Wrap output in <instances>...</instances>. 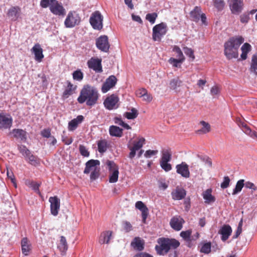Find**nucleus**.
Returning a JSON list of instances; mask_svg holds the SVG:
<instances>
[{"label":"nucleus","instance_id":"obj_1","mask_svg":"<svg viewBox=\"0 0 257 257\" xmlns=\"http://www.w3.org/2000/svg\"><path fill=\"white\" fill-rule=\"evenodd\" d=\"M99 94L97 90L94 86L89 84L84 85L78 97L77 100L80 104L86 103L87 106L92 107L98 101Z\"/></svg>","mask_w":257,"mask_h":257},{"label":"nucleus","instance_id":"obj_2","mask_svg":"<svg viewBox=\"0 0 257 257\" xmlns=\"http://www.w3.org/2000/svg\"><path fill=\"white\" fill-rule=\"evenodd\" d=\"M244 39L241 36L232 37L224 43V55L230 60L237 58L238 56V49L243 42Z\"/></svg>","mask_w":257,"mask_h":257},{"label":"nucleus","instance_id":"obj_3","mask_svg":"<svg viewBox=\"0 0 257 257\" xmlns=\"http://www.w3.org/2000/svg\"><path fill=\"white\" fill-rule=\"evenodd\" d=\"M158 245L155 246V250L158 254L164 255L170 249H175L180 245V242L174 238L161 237L158 239Z\"/></svg>","mask_w":257,"mask_h":257},{"label":"nucleus","instance_id":"obj_4","mask_svg":"<svg viewBox=\"0 0 257 257\" xmlns=\"http://www.w3.org/2000/svg\"><path fill=\"white\" fill-rule=\"evenodd\" d=\"M167 32V25L164 23H161L155 25L153 28V39L155 41H160L162 37L164 36Z\"/></svg>","mask_w":257,"mask_h":257},{"label":"nucleus","instance_id":"obj_5","mask_svg":"<svg viewBox=\"0 0 257 257\" xmlns=\"http://www.w3.org/2000/svg\"><path fill=\"white\" fill-rule=\"evenodd\" d=\"M103 16L101 13L96 11L91 14L89 22L94 29L100 30L103 28Z\"/></svg>","mask_w":257,"mask_h":257},{"label":"nucleus","instance_id":"obj_6","mask_svg":"<svg viewBox=\"0 0 257 257\" xmlns=\"http://www.w3.org/2000/svg\"><path fill=\"white\" fill-rule=\"evenodd\" d=\"M81 21V18L75 11H70L65 20L64 25L66 28H73L78 25Z\"/></svg>","mask_w":257,"mask_h":257},{"label":"nucleus","instance_id":"obj_7","mask_svg":"<svg viewBox=\"0 0 257 257\" xmlns=\"http://www.w3.org/2000/svg\"><path fill=\"white\" fill-rule=\"evenodd\" d=\"M106 164L108 167L109 171V181L110 183H115L118 180V167L112 161L107 160Z\"/></svg>","mask_w":257,"mask_h":257},{"label":"nucleus","instance_id":"obj_8","mask_svg":"<svg viewBox=\"0 0 257 257\" xmlns=\"http://www.w3.org/2000/svg\"><path fill=\"white\" fill-rule=\"evenodd\" d=\"M190 16L191 20L195 22H198L200 18L202 24L207 25L206 17L205 14H201V9L200 7H195L194 9L190 13Z\"/></svg>","mask_w":257,"mask_h":257},{"label":"nucleus","instance_id":"obj_9","mask_svg":"<svg viewBox=\"0 0 257 257\" xmlns=\"http://www.w3.org/2000/svg\"><path fill=\"white\" fill-rule=\"evenodd\" d=\"M96 47L100 50L104 52L109 51L110 45L108 42L107 36L103 35L100 36L96 40Z\"/></svg>","mask_w":257,"mask_h":257},{"label":"nucleus","instance_id":"obj_10","mask_svg":"<svg viewBox=\"0 0 257 257\" xmlns=\"http://www.w3.org/2000/svg\"><path fill=\"white\" fill-rule=\"evenodd\" d=\"M228 4L230 11L233 14L238 15L242 10V0H228Z\"/></svg>","mask_w":257,"mask_h":257},{"label":"nucleus","instance_id":"obj_11","mask_svg":"<svg viewBox=\"0 0 257 257\" xmlns=\"http://www.w3.org/2000/svg\"><path fill=\"white\" fill-rule=\"evenodd\" d=\"M118 100L119 98L117 96L112 94L105 99L103 104L106 109L112 110L118 107L116 105Z\"/></svg>","mask_w":257,"mask_h":257},{"label":"nucleus","instance_id":"obj_12","mask_svg":"<svg viewBox=\"0 0 257 257\" xmlns=\"http://www.w3.org/2000/svg\"><path fill=\"white\" fill-rule=\"evenodd\" d=\"M50 203V210L51 214L54 216H57L60 207V201L57 196L50 197L49 199Z\"/></svg>","mask_w":257,"mask_h":257},{"label":"nucleus","instance_id":"obj_13","mask_svg":"<svg viewBox=\"0 0 257 257\" xmlns=\"http://www.w3.org/2000/svg\"><path fill=\"white\" fill-rule=\"evenodd\" d=\"M117 81L116 77L114 75L109 76L103 84L101 87L102 93H106L110 89L115 86Z\"/></svg>","mask_w":257,"mask_h":257},{"label":"nucleus","instance_id":"obj_14","mask_svg":"<svg viewBox=\"0 0 257 257\" xmlns=\"http://www.w3.org/2000/svg\"><path fill=\"white\" fill-rule=\"evenodd\" d=\"M101 59L92 57L87 61V66L89 68L93 69L96 72H102Z\"/></svg>","mask_w":257,"mask_h":257},{"label":"nucleus","instance_id":"obj_15","mask_svg":"<svg viewBox=\"0 0 257 257\" xmlns=\"http://www.w3.org/2000/svg\"><path fill=\"white\" fill-rule=\"evenodd\" d=\"M176 169V172L181 175L182 177L185 178L190 177V174L189 166L185 162H182L181 164L177 165Z\"/></svg>","mask_w":257,"mask_h":257},{"label":"nucleus","instance_id":"obj_16","mask_svg":"<svg viewBox=\"0 0 257 257\" xmlns=\"http://www.w3.org/2000/svg\"><path fill=\"white\" fill-rule=\"evenodd\" d=\"M12 123L13 119L11 117L0 113V130L10 128Z\"/></svg>","mask_w":257,"mask_h":257},{"label":"nucleus","instance_id":"obj_17","mask_svg":"<svg viewBox=\"0 0 257 257\" xmlns=\"http://www.w3.org/2000/svg\"><path fill=\"white\" fill-rule=\"evenodd\" d=\"M50 5V11L55 15L64 16L65 14V10L63 7L57 1L51 4Z\"/></svg>","mask_w":257,"mask_h":257},{"label":"nucleus","instance_id":"obj_18","mask_svg":"<svg viewBox=\"0 0 257 257\" xmlns=\"http://www.w3.org/2000/svg\"><path fill=\"white\" fill-rule=\"evenodd\" d=\"M21 13V9L19 6H13L8 10L7 16L12 21H15L20 17Z\"/></svg>","mask_w":257,"mask_h":257},{"label":"nucleus","instance_id":"obj_19","mask_svg":"<svg viewBox=\"0 0 257 257\" xmlns=\"http://www.w3.org/2000/svg\"><path fill=\"white\" fill-rule=\"evenodd\" d=\"M135 207L142 212V221L146 222V219L149 214V209L147 206L141 201L136 202Z\"/></svg>","mask_w":257,"mask_h":257},{"label":"nucleus","instance_id":"obj_20","mask_svg":"<svg viewBox=\"0 0 257 257\" xmlns=\"http://www.w3.org/2000/svg\"><path fill=\"white\" fill-rule=\"evenodd\" d=\"M66 83L67 86L62 94V97L65 99L72 95L77 88V85H74L70 81H67Z\"/></svg>","mask_w":257,"mask_h":257},{"label":"nucleus","instance_id":"obj_21","mask_svg":"<svg viewBox=\"0 0 257 257\" xmlns=\"http://www.w3.org/2000/svg\"><path fill=\"white\" fill-rule=\"evenodd\" d=\"M31 51L35 55L36 61L39 62L42 61L44 56L43 54V49L39 44H36L32 48Z\"/></svg>","mask_w":257,"mask_h":257},{"label":"nucleus","instance_id":"obj_22","mask_svg":"<svg viewBox=\"0 0 257 257\" xmlns=\"http://www.w3.org/2000/svg\"><path fill=\"white\" fill-rule=\"evenodd\" d=\"M145 243V241L141 238L136 237L131 242V245L135 250L141 251L144 249Z\"/></svg>","mask_w":257,"mask_h":257},{"label":"nucleus","instance_id":"obj_23","mask_svg":"<svg viewBox=\"0 0 257 257\" xmlns=\"http://www.w3.org/2000/svg\"><path fill=\"white\" fill-rule=\"evenodd\" d=\"M99 164L100 162L98 160H89L85 164L86 166L84 170V173L86 174H89L95 169L98 168Z\"/></svg>","mask_w":257,"mask_h":257},{"label":"nucleus","instance_id":"obj_24","mask_svg":"<svg viewBox=\"0 0 257 257\" xmlns=\"http://www.w3.org/2000/svg\"><path fill=\"white\" fill-rule=\"evenodd\" d=\"M11 134L17 140H20L22 142H26L27 140V132L25 130L15 128L12 131Z\"/></svg>","mask_w":257,"mask_h":257},{"label":"nucleus","instance_id":"obj_25","mask_svg":"<svg viewBox=\"0 0 257 257\" xmlns=\"http://www.w3.org/2000/svg\"><path fill=\"white\" fill-rule=\"evenodd\" d=\"M184 222L183 219L180 217H173L171 219L170 224L174 230L179 231L182 229Z\"/></svg>","mask_w":257,"mask_h":257},{"label":"nucleus","instance_id":"obj_26","mask_svg":"<svg viewBox=\"0 0 257 257\" xmlns=\"http://www.w3.org/2000/svg\"><path fill=\"white\" fill-rule=\"evenodd\" d=\"M112 232L110 230L102 231L99 237L98 242L100 244H108L112 236Z\"/></svg>","mask_w":257,"mask_h":257},{"label":"nucleus","instance_id":"obj_27","mask_svg":"<svg viewBox=\"0 0 257 257\" xmlns=\"http://www.w3.org/2000/svg\"><path fill=\"white\" fill-rule=\"evenodd\" d=\"M232 232V229L229 225H224L219 231V233L221 235V240L226 241Z\"/></svg>","mask_w":257,"mask_h":257},{"label":"nucleus","instance_id":"obj_28","mask_svg":"<svg viewBox=\"0 0 257 257\" xmlns=\"http://www.w3.org/2000/svg\"><path fill=\"white\" fill-rule=\"evenodd\" d=\"M84 119L83 115H79L76 118L73 119L68 123V128L69 131H74Z\"/></svg>","mask_w":257,"mask_h":257},{"label":"nucleus","instance_id":"obj_29","mask_svg":"<svg viewBox=\"0 0 257 257\" xmlns=\"http://www.w3.org/2000/svg\"><path fill=\"white\" fill-rule=\"evenodd\" d=\"M191 234L192 231L191 230L183 231L180 233V236L186 241L187 245L189 247L192 246L191 242L194 239V236H192Z\"/></svg>","mask_w":257,"mask_h":257},{"label":"nucleus","instance_id":"obj_30","mask_svg":"<svg viewBox=\"0 0 257 257\" xmlns=\"http://www.w3.org/2000/svg\"><path fill=\"white\" fill-rule=\"evenodd\" d=\"M171 195L173 200H181L185 197L186 192L184 189L176 188L172 192Z\"/></svg>","mask_w":257,"mask_h":257},{"label":"nucleus","instance_id":"obj_31","mask_svg":"<svg viewBox=\"0 0 257 257\" xmlns=\"http://www.w3.org/2000/svg\"><path fill=\"white\" fill-rule=\"evenodd\" d=\"M212 189L210 188L207 189L202 193L203 198L206 204L213 203L215 201V197L212 195Z\"/></svg>","mask_w":257,"mask_h":257},{"label":"nucleus","instance_id":"obj_32","mask_svg":"<svg viewBox=\"0 0 257 257\" xmlns=\"http://www.w3.org/2000/svg\"><path fill=\"white\" fill-rule=\"evenodd\" d=\"M22 252L25 255H28L31 249V245L27 237L22 238L21 240Z\"/></svg>","mask_w":257,"mask_h":257},{"label":"nucleus","instance_id":"obj_33","mask_svg":"<svg viewBox=\"0 0 257 257\" xmlns=\"http://www.w3.org/2000/svg\"><path fill=\"white\" fill-rule=\"evenodd\" d=\"M109 134L111 136L121 137L122 136V129L115 125H111L109 128Z\"/></svg>","mask_w":257,"mask_h":257},{"label":"nucleus","instance_id":"obj_34","mask_svg":"<svg viewBox=\"0 0 257 257\" xmlns=\"http://www.w3.org/2000/svg\"><path fill=\"white\" fill-rule=\"evenodd\" d=\"M172 158V152L170 149H164L162 151V156L160 162H170Z\"/></svg>","mask_w":257,"mask_h":257},{"label":"nucleus","instance_id":"obj_35","mask_svg":"<svg viewBox=\"0 0 257 257\" xmlns=\"http://www.w3.org/2000/svg\"><path fill=\"white\" fill-rule=\"evenodd\" d=\"M200 124L202 125V127L196 131V134L201 135L205 134L210 131V125L205 121H201Z\"/></svg>","mask_w":257,"mask_h":257},{"label":"nucleus","instance_id":"obj_36","mask_svg":"<svg viewBox=\"0 0 257 257\" xmlns=\"http://www.w3.org/2000/svg\"><path fill=\"white\" fill-rule=\"evenodd\" d=\"M97 144L98 151L101 154L105 152L108 148L107 141L105 140H100L97 141Z\"/></svg>","mask_w":257,"mask_h":257},{"label":"nucleus","instance_id":"obj_37","mask_svg":"<svg viewBox=\"0 0 257 257\" xmlns=\"http://www.w3.org/2000/svg\"><path fill=\"white\" fill-rule=\"evenodd\" d=\"M241 54L240 55L242 60H245L248 52L251 50V46L247 43H244L241 48Z\"/></svg>","mask_w":257,"mask_h":257},{"label":"nucleus","instance_id":"obj_38","mask_svg":"<svg viewBox=\"0 0 257 257\" xmlns=\"http://www.w3.org/2000/svg\"><path fill=\"white\" fill-rule=\"evenodd\" d=\"M182 83V81L179 78V77H177L170 80L169 83V87L172 90H176L178 87L181 86Z\"/></svg>","mask_w":257,"mask_h":257},{"label":"nucleus","instance_id":"obj_39","mask_svg":"<svg viewBox=\"0 0 257 257\" xmlns=\"http://www.w3.org/2000/svg\"><path fill=\"white\" fill-rule=\"evenodd\" d=\"M138 111L135 108H132L131 112H125L123 116L128 119H134L138 115Z\"/></svg>","mask_w":257,"mask_h":257},{"label":"nucleus","instance_id":"obj_40","mask_svg":"<svg viewBox=\"0 0 257 257\" xmlns=\"http://www.w3.org/2000/svg\"><path fill=\"white\" fill-rule=\"evenodd\" d=\"M244 186V180L243 179H240L238 180L235 185V188L233 189L232 192V195H235L240 192L243 186Z\"/></svg>","mask_w":257,"mask_h":257},{"label":"nucleus","instance_id":"obj_41","mask_svg":"<svg viewBox=\"0 0 257 257\" xmlns=\"http://www.w3.org/2000/svg\"><path fill=\"white\" fill-rule=\"evenodd\" d=\"M250 70L255 74H257L256 71L257 70V53L253 54L252 56Z\"/></svg>","mask_w":257,"mask_h":257},{"label":"nucleus","instance_id":"obj_42","mask_svg":"<svg viewBox=\"0 0 257 257\" xmlns=\"http://www.w3.org/2000/svg\"><path fill=\"white\" fill-rule=\"evenodd\" d=\"M242 131L247 135L250 136L254 139L255 136L257 135V132L252 131L250 127L245 123L244 125L241 128Z\"/></svg>","mask_w":257,"mask_h":257},{"label":"nucleus","instance_id":"obj_43","mask_svg":"<svg viewBox=\"0 0 257 257\" xmlns=\"http://www.w3.org/2000/svg\"><path fill=\"white\" fill-rule=\"evenodd\" d=\"M58 248H59L60 250L62 252L65 251L68 249V244L66 238L63 236H61L60 244L58 246Z\"/></svg>","mask_w":257,"mask_h":257},{"label":"nucleus","instance_id":"obj_44","mask_svg":"<svg viewBox=\"0 0 257 257\" xmlns=\"http://www.w3.org/2000/svg\"><path fill=\"white\" fill-rule=\"evenodd\" d=\"M72 77L74 80L81 81L83 79V73L81 70L78 69L73 72Z\"/></svg>","mask_w":257,"mask_h":257},{"label":"nucleus","instance_id":"obj_45","mask_svg":"<svg viewBox=\"0 0 257 257\" xmlns=\"http://www.w3.org/2000/svg\"><path fill=\"white\" fill-rule=\"evenodd\" d=\"M183 61V59H175L172 57L170 58L168 60L169 63L174 67H180L181 63Z\"/></svg>","mask_w":257,"mask_h":257},{"label":"nucleus","instance_id":"obj_46","mask_svg":"<svg viewBox=\"0 0 257 257\" xmlns=\"http://www.w3.org/2000/svg\"><path fill=\"white\" fill-rule=\"evenodd\" d=\"M214 6L218 11H222L225 6V3L223 0H213Z\"/></svg>","mask_w":257,"mask_h":257},{"label":"nucleus","instance_id":"obj_47","mask_svg":"<svg viewBox=\"0 0 257 257\" xmlns=\"http://www.w3.org/2000/svg\"><path fill=\"white\" fill-rule=\"evenodd\" d=\"M28 185L32 188L33 190H34L38 194H40V192L39 190V187L40 186V184L31 181L29 182L28 184Z\"/></svg>","mask_w":257,"mask_h":257},{"label":"nucleus","instance_id":"obj_48","mask_svg":"<svg viewBox=\"0 0 257 257\" xmlns=\"http://www.w3.org/2000/svg\"><path fill=\"white\" fill-rule=\"evenodd\" d=\"M158 17V14L156 13H149L147 14L146 19L149 21L152 24H154L155 21Z\"/></svg>","mask_w":257,"mask_h":257},{"label":"nucleus","instance_id":"obj_49","mask_svg":"<svg viewBox=\"0 0 257 257\" xmlns=\"http://www.w3.org/2000/svg\"><path fill=\"white\" fill-rule=\"evenodd\" d=\"M200 251L204 253H209L211 251V243H204L200 249Z\"/></svg>","mask_w":257,"mask_h":257},{"label":"nucleus","instance_id":"obj_50","mask_svg":"<svg viewBox=\"0 0 257 257\" xmlns=\"http://www.w3.org/2000/svg\"><path fill=\"white\" fill-rule=\"evenodd\" d=\"M145 141V140L144 138H140L138 141L134 142L133 147L134 148V149L138 151L139 150L142 148Z\"/></svg>","mask_w":257,"mask_h":257},{"label":"nucleus","instance_id":"obj_51","mask_svg":"<svg viewBox=\"0 0 257 257\" xmlns=\"http://www.w3.org/2000/svg\"><path fill=\"white\" fill-rule=\"evenodd\" d=\"M173 51L177 54V57L179 59H183V61L185 60V57L181 49L177 46H175L173 48Z\"/></svg>","mask_w":257,"mask_h":257},{"label":"nucleus","instance_id":"obj_52","mask_svg":"<svg viewBox=\"0 0 257 257\" xmlns=\"http://www.w3.org/2000/svg\"><path fill=\"white\" fill-rule=\"evenodd\" d=\"M169 162H160L161 168L166 172L170 171L172 170V165L169 163Z\"/></svg>","mask_w":257,"mask_h":257},{"label":"nucleus","instance_id":"obj_53","mask_svg":"<svg viewBox=\"0 0 257 257\" xmlns=\"http://www.w3.org/2000/svg\"><path fill=\"white\" fill-rule=\"evenodd\" d=\"M79 150L82 156L86 157L89 156V152L85 146L82 145H80L79 146Z\"/></svg>","mask_w":257,"mask_h":257},{"label":"nucleus","instance_id":"obj_54","mask_svg":"<svg viewBox=\"0 0 257 257\" xmlns=\"http://www.w3.org/2000/svg\"><path fill=\"white\" fill-rule=\"evenodd\" d=\"M184 51L185 54L188 56L189 58H191L192 60L195 59V56L194 54V51L191 49L185 47L184 48Z\"/></svg>","mask_w":257,"mask_h":257},{"label":"nucleus","instance_id":"obj_55","mask_svg":"<svg viewBox=\"0 0 257 257\" xmlns=\"http://www.w3.org/2000/svg\"><path fill=\"white\" fill-rule=\"evenodd\" d=\"M20 152L24 156L29 155L30 151L28 150L25 146L20 145L18 147Z\"/></svg>","mask_w":257,"mask_h":257},{"label":"nucleus","instance_id":"obj_56","mask_svg":"<svg viewBox=\"0 0 257 257\" xmlns=\"http://www.w3.org/2000/svg\"><path fill=\"white\" fill-rule=\"evenodd\" d=\"M100 168L98 167L97 169H95L93 171H91L90 174V179L91 180H95L98 178L99 176Z\"/></svg>","mask_w":257,"mask_h":257},{"label":"nucleus","instance_id":"obj_57","mask_svg":"<svg viewBox=\"0 0 257 257\" xmlns=\"http://www.w3.org/2000/svg\"><path fill=\"white\" fill-rule=\"evenodd\" d=\"M230 180L228 176H225L223 178V181L221 183L220 187L222 189H225L229 186Z\"/></svg>","mask_w":257,"mask_h":257},{"label":"nucleus","instance_id":"obj_58","mask_svg":"<svg viewBox=\"0 0 257 257\" xmlns=\"http://www.w3.org/2000/svg\"><path fill=\"white\" fill-rule=\"evenodd\" d=\"M56 0H41L40 6L43 8H47L50 4L54 3Z\"/></svg>","mask_w":257,"mask_h":257},{"label":"nucleus","instance_id":"obj_59","mask_svg":"<svg viewBox=\"0 0 257 257\" xmlns=\"http://www.w3.org/2000/svg\"><path fill=\"white\" fill-rule=\"evenodd\" d=\"M244 186L246 188L251 189L252 191L257 190V187L252 182L247 181L244 183Z\"/></svg>","mask_w":257,"mask_h":257},{"label":"nucleus","instance_id":"obj_60","mask_svg":"<svg viewBox=\"0 0 257 257\" xmlns=\"http://www.w3.org/2000/svg\"><path fill=\"white\" fill-rule=\"evenodd\" d=\"M249 20L248 14H243L240 16V21L242 23H247Z\"/></svg>","mask_w":257,"mask_h":257},{"label":"nucleus","instance_id":"obj_61","mask_svg":"<svg viewBox=\"0 0 257 257\" xmlns=\"http://www.w3.org/2000/svg\"><path fill=\"white\" fill-rule=\"evenodd\" d=\"M73 138L72 137H68L67 136H63L62 137V142L67 145H69L71 144L73 142Z\"/></svg>","mask_w":257,"mask_h":257},{"label":"nucleus","instance_id":"obj_62","mask_svg":"<svg viewBox=\"0 0 257 257\" xmlns=\"http://www.w3.org/2000/svg\"><path fill=\"white\" fill-rule=\"evenodd\" d=\"M158 153V151L157 150H149L145 152L144 156L146 158H150L152 156L155 155Z\"/></svg>","mask_w":257,"mask_h":257},{"label":"nucleus","instance_id":"obj_63","mask_svg":"<svg viewBox=\"0 0 257 257\" xmlns=\"http://www.w3.org/2000/svg\"><path fill=\"white\" fill-rule=\"evenodd\" d=\"M147 91V89L145 88H141L136 91V94L138 97L142 98L144 96Z\"/></svg>","mask_w":257,"mask_h":257},{"label":"nucleus","instance_id":"obj_64","mask_svg":"<svg viewBox=\"0 0 257 257\" xmlns=\"http://www.w3.org/2000/svg\"><path fill=\"white\" fill-rule=\"evenodd\" d=\"M134 257H153V256L146 252H140L136 254Z\"/></svg>","mask_w":257,"mask_h":257}]
</instances>
